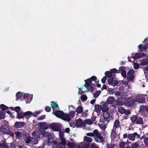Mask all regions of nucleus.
I'll return each instance as SVG.
<instances>
[{
  "label": "nucleus",
  "mask_w": 148,
  "mask_h": 148,
  "mask_svg": "<svg viewBox=\"0 0 148 148\" xmlns=\"http://www.w3.org/2000/svg\"><path fill=\"white\" fill-rule=\"evenodd\" d=\"M88 136L94 137V139L97 142H102L103 141V137L101 135L97 130H95L93 132L87 133L86 134Z\"/></svg>",
  "instance_id": "obj_1"
},
{
  "label": "nucleus",
  "mask_w": 148,
  "mask_h": 148,
  "mask_svg": "<svg viewBox=\"0 0 148 148\" xmlns=\"http://www.w3.org/2000/svg\"><path fill=\"white\" fill-rule=\"evenodd\" d=\"M132 123L136 124L143 125V122L142 117L139 116L138 115H135L133 116L130 118Z\"/></svg>",
  "instance_id": "obj_2"
},
{
  "label": "nucleus",
  "mask_w": 148,
  "mask_h": 148,
  "mask_svg": "<svg viewBox=\"0 0 148 148\" xmlns=\"http://www.w3.org/2000/svg\"><path fill=\"white\" fill-rule=\"evenodd\" d=\"M32 135L33 138H32V139H33V138L34 139V141L33 143L34 144H37L38 143V140L37 139L40 138V134L37 131L34 130L32 132Z\"/></svg>",
  "instance_id": "obj_3"
},
{
  "label": "nucleus",
  "mask_w": 148,
  "mask_h": 148,
  "mask_svg": "<svg viewBox=\"0 0 148 148\" xmlns=\"http://www.w3.org/2000/svg\"><path fill=\"white\" fill-rule=\"evenodd\" d=\"M49 126L51 129L54 131L60 132L61 130L60 124L59 123H52L50 124Z\"/></svg>",
  "instance_id": "obj_4"
},
{
  "label": "nucleus",
  "mask_w": 148,
  "mask_h": 148,
  "mask_svg": "<svg viewBox=\"0 0 148 148\" xmlns=\"http://www.w3.org/2000/svg\"><path fill=\"white\" fill-rule=\"evenodd\" d=\"M103 112V117L101 118L100 121V122L105 123L106 121H108V120L110 116V114L107 111Z\"/></svg>",
  "instance_id": "obj_5"
},
{
  "label": "nucleus",
  "mask_w": 148,
  "mask_h": 148,
  "mask_svg": "<svg viewBox=\"0 0 148 148\" xmlns=\"http://www.w3.org/2000/svg\"><path fill=\"white\" fill-rule=\"evenodd\" d=\"M75 126L76 127H81L82 126H86V124L85 123L83 122L82 119L79 118L75 122Z\"/></svg>",
  "instance_id": "obj_6"
},
{
  "label": "nucleus",
  "mask_w": 148,
  "mask_h": 148,
  "mask_svg": "<svg viewBox=\"0 0 148 148\" xmlns=\"http://www.w3.org/2000/svg\"><path fill=\"white\" fill-rule=\"evenodd\" d=\"M140 136L137 132H134L133 134H130L128 135V138L129 140L134 141L135 140V138H139Z\"/></svg>",
  "instance_id": "obj_7"
},
{
  "label": "nucleus",
  "mask_w": 148,
  "mask_h": 148,
  "mask_svg": "<svg viewBox=\"0 0 148 148\" xmlns=\"http://www.w3.org/2000/svg\"><path fill=\"white\" fill-rule=\"evenodd\" d=\"M9 127L5 125H2L0 127V130L3 134H6L9 131Z\"/></svg>",
  "instance_id": "obj_8"
},
{
  "label": "nucleus",
  "mask_w": 148,
  "mask_h": 148,
  "mask_svg": "<svg viewBox=\"0 0 148 148\" xmlns=\"http://www.w3.org/2000/svg\"><path fill=\"white\" fill-rule=\"evenodd\" d=\"M134 71L133 69L130 70L127 73V79L129 81H131L134 77Z\"/></svg>",
  "instance_id": "obj_9"
},
{
  "label": "nucleus",
  "mask_w": 148,
  "mask_h": 148,
  "mask_svg": "<svg viewBox=\"0 0 148 148\" xmlns=\"http://www.w3.org/2000/svg\"><path fill=\"white\" fill-rule=\"evenodd\" d=\"M135 101V99H128L125 100L124 101V103L127 106H132L134 104Z\"/></svg>",
  "instance_id": "obj_10"
},
{
  "label": "nucleus",
  "mask_w": 148,
  "mask_h": 148,
  "mask_svg": "<svg viewBox=\"0 0 148 148\" xmlns=\"http://www.w3.org/2000/svg\"><path fill=\"white\" fill-rule=\"evenodd\" d=\"M21 132H17L15 133L16 138H21L25 134V131L24 130L21 129Z\"/></svg>",
  "instance_id": "obj_11"
},
{
  "label": "nucleus",
  "mask_w": 148,
  "mask_h": 148,
  "mask_svg": "<svg viewBox=\"0 0 148 148\" xmlns=\"http://www.w3.org/2000/svg\"><path fill=\"white\" fill-rule=\"evenodd\" d=\"M146 56V54L145 53H135L134 56L132 58L134 60H136L143 57H145Z\"/></svg>",
  "instance_id": "obj_12"
},
{
  "label": "nucleus",
  "mask_w": 148,
  "mask_h": 148,
  "mask_svg": "<svg viewBox=\"0 0 148 148\" xmlns=\"http://www.w3.org/2000/svg\"><path fill=\"white\" fill-rule=\"evenodd\" d=\"M116 104H113L112 106L114 108H116V106H121L123 105L124 102L122 100H120L119 99H118L115 101Z\"/></svg>",
  "instance_id": "obj_13"
},
{
  "label": "nucleus",
  "mask_w": 148,
  "mask_h": 148,
  "mask_svg": "<svg viewBox=\"0 0 148 148\" xmlns=\"http://www.w3.org/2000/svg\"><path fill=\"white\" fill-rule=\"evenodd\" d=\"M64 112L62 111L58 110V111H56L55 112H53V113L56 117L61 119L64 113Z\"/></svg>",
  "instance_id": "obj_14"
},
{
  "label": "nucleus",
  "mask_w": 148,
  "mask_h": 148,
  "mask_svg": "<svg viewBox=\"0 0 148 148\" xmlns=\"http://www.w3.org/2000/svg\"><path fill=\"white\" fill-rule=\"evenodd\" d=\"M84 81L85 82V84L84 85V87L87 88L90 86V85L91 84L94 85L92 83V81L90 78L87 79L86 80H84Z\"/></svg>",
  "instance_id": "obj_15"
},
{
  "label": "nucleus",
  "mask_w": 148,
  "mask_h": 148,
  "mask_svg": "<svg viewBox=\"0 0 148 148\" xmlns=\"http://www.w3.org/2000/svg\"><path fill=\"white\" fill-rule=\"evenodd\" d=\"M126 67L123 66L120 67V70H121V75L124 78H126Z\"/></svg>",
  "instance_id": "obj_16"
},
{
  "label": "nucleus",
  "mask_w": 148,
  "mask_h": 148,
  "mask_svg": "<svg viewBox=\"0 0 148 148\" xmlns=\"http://www.w3.org/2000/svg\"><path fill=\"white\" fill-rule=\"evenodd\" d=\"M61 119L68 122L70 121L71 120V118L69 116V115L68 114H65L64 113Z\"/></svg>",
  "instance_id": "obj_17"
},
{
  "label": "nucleus",
  "mask_w": 148,
  "mask_h": 148,
  "mask_svg": "<svg viewBox=\"0 0 148 148\" xmlns=\"http://www.w3.org/2000/svg\"><path fill=\"white\" fill-rule=\"evenodd\" d=\"M25 123L23 122L16 121L14 125V127L16 128H20L24 126Z\"/></svg>",
  "instance_id": "obj_18"
},
{
  "label": "nucleus",
  "mask_w": 148,
  "mask_h": 148,
  "mask_svg": "<svg viewBox=\"0 0 148 148\" xmlns=\"http://www.w3.org/2000/svg\"><path fill=\"white\" fill-rule=\"evenodd\" d=\"M120 123L119 120H115L114 122L113 125V129L116 131V129L119 128L120 126Z\"/></svg>",
  "instance_id": "obj_19"
},
{
  "label": "nucleus",
  "mask_w": 148,
  "mask_h": 148,
  "mask_svg": "<svg viewBox=\"0 0 148 148\" xmlns=\"http://www.w3.org/2000/svg\"><path fill=\"white\" fill-rule=\"evenodd\" d=\"M84 142L90 144L92 140L91 138L85 136L84 137Z\"/></svg>",
  "instance_id": "obj_20"
},
{
  "label": "nucleus",
  "mask_w": 148,
  "mask_h": 148,
  "mask_svg": "<svg viewBox=\"0 0 148 148\" xmlns=\"http://www.w3.org/2000/svg\"><path fill=\"white\" fill-rule=\"evenodd\" d=\"M114 97H109L107 100V102L108 104H112L115 101Z\"/></svg>",
  "instance_id": "obj_21"
},
{
  "label": "nucleus",
  "mask_w": 148,
  "mask_h": 148,
  "mask_svg": "<svg viewBox=\"0 0 148 148\" xmlns=\"http://www.w3.org/2000/svg\"><path fill=\"white\" fill-rule=\"evenodd\" d=\"M109 110V108L106 103H104L101 106V110L103 112H107Z\"/></svg>",
  "instance_id": "obj_22"
},
{
  "label": "nucleus",
  "mask_w": 148,
  "mask_h": 148,
  "mask_svg": "<svg viewBox=\"0 0 148 148\" xmlns=\"http://www.w3.org/2000/svg\"><path fill=\"white\" fill-rule=\"evenodd\" d=\"M51 107L53 110H54L55 107L57 108H58V110H60V108H59L58 104L56 102H55L54 101H51Z\"/></svg>",
  "instance_id": "obj_23"
},
{
  "label": "nucleus",
  "mask_w": 148,
  "mask_h": 148,
  "mask_svg": "<svg viewBox=\"0 0 148 148\" xmlns=\"http://www.w3.org/2000/svg\"><path fill=\"white\" fill-rule=\"evenodd\" d=\"M148 64V59L145 58L141 61L140 64L141 66H143Z\"/></svg>",
  "instance_id": "obj_24"
},
{
  "label": "nucleus",
  "mask_w": 148,
  "mask_h": 148,
  "mask_svg": "<svg viewBox=\"0 0 148 148\" xmlns=\"http://www.w3.org/2000/svg\"><path fill=\"white\" fill-rule=\"evenodd\" d=\"M24 113L23 112H19L17 113L16 118L18 119H22L24 117Z\"/></svg>",
  "instance_id": "obj_25"
},
{
  "label": "nucleus",
  "mask_w": 148,
  "mask_h": 148,
  "mask_svg": "<svg viewBox=\"0 0 148 148\" xmlns=\"http://www.w3.org/2000/svg\"><path fill=\"white\" fill-rule=\"evenodd\" d=\"M23 93L21 92H18L16 95V100L17 101L19 100L20 99L22 98L23 96Z\"/></svg>",
  "instance_id": "obj_26"
},
{
  "label": "nucleus",
  "mask_w": 148,
  "mask_h": 148,
  "mask_svg": "<svg viewBox=\"0 0 148 148\" xmlns=\"http://www.w3.org/2000/svg\"><path fill=\"white\" fill-rule=\"evenodd\" d=\"M5 111L0 110V118L2 119H4L5 117Z\"/></svg>",
  "instance_id": "obj_27"
},
{
  "label": "nucleus",
  "mask_w": 148,
  "mask_h": 148,
  "mask_svg": "<svg viewBox=\"0 0 148 148\" xmlns=\"http://www.w3.org/2000/svg\"><path fill=\"white\" fill-rule=\"evenodd\" d=\"M95 110L97 112H100L101 110V106L99 105H96L95 106Z\"/></svg>",
  "instance_id": "obj_28"
},
{
  "label": "nucleus",
  "mask_w": 148,
  "mask_h": 148,
  "mask_svg": "<svg viewBox=\"0 0 148 148\" xmlns=\"http://www.w3.org/2000/svg\"><path fill=\"white\" fill-rule=\"evenodd\" d=\"M32 139L31 138V137H25V138H24V140L25 141L26 143L27 144L29 143H30V142L32 141H33Z\"/></svg>",
  "instance_id": "obj_29"
},
{
  "label": "nucleus",
  "mask_w": 148,
  "mask_h": 148,
  "mask_svg": "<svg viewBox=\"0 0 148 148\" xmlns=\"http://www.w3.org/2000/svg\"><path fill=\"white\" fill-rule=\"evenodd\" d=\"M83 111V108L81 106H79L76 109V112L79 114L81 113Z\"/></svg>",
  "instance_id": "obj_30"
},
{
  "label": "nucleus",
  "mask_w": 148,
  "mask_h": 148,
  "mask_svg": "<svg viewBox=\"0 0 148 148\" xmlns=\"http://www.w3.org/2000/svg\"><path fill=\"white\" fill-rule=\"evenodd\" d=\"M0 147L4 148H9V146L6 144L5 141H4L2 143H0Z\"/></svg>",
  "instance_id": "obj_31"
},
{
  "label": "nucleus",
  "mask_w": 148,
  "mask_h": 148,
  "mask_svg": "<svg viewBox=\"0 0 148 148\" xmlns=\"http://www.w3.org/2000/svg\"><path fill=\"white\" fill-rule=\"evenodd\" d=\"M8 108L7 106L3 104H1L0 105V108H1V111H5V110H8Z\"/></svg>",
  "instance_id": "obj_32"
},
{
  "label": "nucleus",
  "mask_w": 148,
  "mask_h": 148,
  "mask_svg": "<svg viewBox=\"0 0 148 148\" xmlns=\"http://www.w3.org/2000/svg\"><path fill=\"white\" fill-rule=\"evenodd\" d=\"M118 109L119 112L122 114H124L125 113V110L123 107H119L118 108Z\"/></svg>",
  "instance_id": "obj_33"
},
{
  "label": "nucleus",
  "mask_w": 148,
  "mask_h": 148,
  "mask_svg": "<svg viewBox=\"0 0 148 148\" xmlns=\"http://www.w3.org/2000/svg\"><path fill=\"white\" fill-rule=\"evenodd\" d=\"M84 123H85L86 125V124L91 125L93 123L92 121L90 119H86L85 120Z\"/></svg>",
  "instance_id": "obj_34"
},
{
  "label": "nucleus",
  "mask_w": 148,
  "mask_h": 148,
  "mask_svg": "<svg viewBox=\"0 0 148 148\" xmlns=\"http://www.w3.org/2000/svg\"><path fill=\"white\" fill-rule=\"evenodd\" d=\"M105 74L106 75V76L107 77H112V74L110 71H106L105 73Z\"/></svg>",
  "instance_id": "obj_35"
},
{
  "label": "nucleus",
  "mask_w": 148,
  "mask_h": 148,
  "mask_svg": "<svg viewBox=\"0 0 148 148\" xmlns=\"http://www.w3.org/2000/svg\"><path fill=\"white\" fill-rule=\"evenodd\" d=\"M81 99L82 101L84 102L87 100V97L86 95L83 94L81 97Z\"/></svg>",
  "instance_id": "obj_36"
},
{
  "label": "nucleus",
  "mask_w": 148,
  "mask_h": 148,
  "mask_svg": "<svg viewBox=\"0 0 148 148\" xmlns=\"http://www.w3.org/2000/svg\"><path fill=\"white\" fill-rule=\"evenodd\" d=\"M146 106L142 105L140 107V112H142V113L145 112L146 111Z\"/></svg>",
  "instance_id": "obj_37"
},
{
  "label": "nucleus",
  "mask_w": 148,
  "mask_h": 148,
  "mask_svg": "<svg viewBox=\"0 0 148 148\" xmlns=\"http://www.w3.org/2000/svg\"><path fill=\"white\" fill-rule=\"evenodd\" d=\"M135 100V101L139 103H143L145 101V99L144 98H139L136 99V100Z\"/></svg>",
  "instance_id": "obj_38"
},
{
  "label": "nucleus",
  "mask_w": 148,
  "mask_h": 148,
  "mask_svg": "<svg viewBox=\"0 0 148 148\" xmlns=\"http://www.w3.org/2000/svg\"><path fill=\"white\" fill-rule=\"evenodd\" d=\"M90 144L84 142L82 146V148H88L90 146Z\"/></svg>",
  "instance_id": "obj_39"
},
{
  "label": "nucleus",
  "mask_w": 148,
  "mask_h": 148,
  "mask_svg": "<svg viewBox=\"0 0 148 148\" xmlns=\"http://www.w3.org/2000/svg\"><path fill=\"white\" fill-rule=\"evenodd\" d=\"M101 91L100 90H98L96 91L94 94V97L95 98H96L98 97Z\"/></svg>",
  "instance_id": "obj_40"
},
{
  "label": "nucleus",
  "mask_w": 148,
  "mask_h": 148,
  "mask_svg": "<svg viewBox=\"0 0 148 148\" xmlns=\"http://www.w3.org/2000/svg\"><path fill=\"white\" fill-rule=\"evenodd\" d=\"M113 79L114 78L113 77H108V82L110 85L112 84V81H113Z\"/></svg>",
  "instance_id": "obj_41"
},
{
  "label": "nucleus",
  "mask_w": 148,
  "mask_h": 148,
  "mask_svg": "<svg viewBox=\"0 0 148 148\" xmlns=\"http://www.w3.org/2000/svg\"><path fill=\"white\" fill-rule=\"evenodd\" d=\"M126 144V142H125L123 141H121L119 143V147L121 148H124Z\"/></svg>",
  "instance_id": "obj_42"
},
{
  "label": "nucleus",
  "mask_w": 148,
  "mask_h": 148,
  "mask_svg": "<svg viewBox=\"0 0 148 148\" xmlns=\"http://www.w3.org/2000/svg\"><path fill=\"white\" fill-rule=\"evenodd\" d=\"M75 111H71L69 113V115L71 118H73L75 116Z\"/></svg>",
  "instance_id": "obj_43"
},
{
  "label": "nucleus",
  "mask_w": 148,
  "mask_h": 148,
  "mask_svg": "<svg viewBox=\"0 0 148 148\" xmlns=\"http://www.w3.org/2000/svg\"><path fill=\"white\" fill-rule=\"evenodd\" d=\"M118 83V82L117 80L113 79V81L112 82V84H111V85L113 86H115L117 85Z\"/></svg>",
  "instance_id": "obj_44"
},
{
  "label": "nucleus",
  "mask_w": 148,
  "mask_h": 148,
  "mask_svg": "<svg viewBox=\"0 0 148 148\" xmlns=\"http://www.w3.org/2000/svg\"><path fill=\"white\" fill-rule=\"evenodd\" d=\"M140 65V64H139L136 62H134V68L135 69H137L139 68Z\"/></svg>",
  "instance_id": "obj_45"
},
{
  "label": "nucleus",
  "mask_w": 148,
  "mask_h": 148,
  "mask_svg": "<svg viewBox=\"0 0 148 148\" xmlns=\"http://www.w3.org/2000/svg\"><path fill=\"white\" fill-rule=\"evenodd\" d=\"M24 113V116H29V115L32 114V112H31L30 111H27L24 113Z\"/></svg>",
  "instance_id": "obj_46"
},
{
  "label": "nucleus",
  "mask_w": 148,
  "mask_h": 148,
  "mask_svg": "<svg viewBox=\"0 0 148 148\" xmlns=\"http://www.w3.org/2000/svg\"><path fill=\"white\" fill-rule=\"evenodd\" d=\"M138 48L140 52H142L144 51L143 47V45L142 44H140L138 45Z\"/></svg>",
  "instance_id": "obj_47"
},
{
  "label": "nucleus",
  "mask_w": 148,
  "mask_h": 148,
  "mask_svg": "<svg viewBox=\"0 0 148 148\" xmlns=\"http://www.w3.org/2000/svg\"><path fill=\"white\" fill-rule=\"evenodd\" d=\"M41 112L39 110L38 111H37L35 112H34L33 113H32V116H34L36 117L37 116V115L40 114Z\"/></svg>",
  "instance_id": "obj_48"
},
{
  "label": "nucleus",
  "mask_w": 148,
  "mask_h": 148,
  "mask_svg": "<svg viewBox=\"0 0 148 148\" xmlns=\"http://www.w3.org/2000/svg\"><path fill=\"white\" fill-rule=\"evenodd\" d=\"M68 145L70 148H74L75 147L74 144L73 143L69 142L68 143Z\"/></svg>",
  "instance_id": "obj_49"
},
{
  "label": "nucleus",
  "mask_w": 148,
  "mask_h": 148,
  "mask_svg": "<svg viewBox=\"0 0 148 148\" xmlns=\"http://www.w3.org/2000/svg\"><path fill=\"white\" fill-rule=\"evenodd\" d=\"M131 146L132 148H137L138 146V143H135L131 145Z\"/></svg>",
  "instance_id": "obj_50"
},
{
  "label": "nucleus",
  "mask_w": 148,
  "mask_h": 148,
  "mask_svg": "<svg viewBox=\"0 0 148 148\" xmlns=\"http://www.w3.org/2000/svg\"><path fill=\"white\" fill-rule=\"evenodd\" d=\"M90 79L91 80L92 82V81L96 82V80L97 79V77L95 76H92L90 78Z\"/></svg>",
  "instance_id": "obj_51"
},
{
  "label": "nucleus",
  "mask_w": 148,
  "mask_h": 148,
  "mask_svg": "<svg viewBox=\"0 0 148 148\" xmlns=\"http://www.w3.org/2000/svg\"><path fill=\"white\" fill-rule=\"evenodd\" d=\"M90 148H99L94 143H92L90 146Z\"/></svg>",
  "instance_id": "obj_52"
},
{
  "label": "nucleus",
  "mask_w": 148,
  "mask_h": 148,
  "mask_svg": "<svg viewBox=\"0 0 148 148\" xmlns=\"http://www.w3.org/2000/svg\"><path fill=\"white\" fill-rule=\"evenodd\" d=\"M21 110V108L19 106H16L14 108V110L17 112V113L19 112Z\"/></svg>",
  "instance_id": "obj_53"
},
{
  "label": "nucleus",
  "mask_w": 148,
  "mask_h": 148,
  "mask_svg": "<svg viewBox=\"0 0 148 148\" xmlns=\"http://www.w3.org/2000/svg\"><path fill=\"white\" fill-rule=\"evenodd\" d=\"M88 89L89 91H90L91 92H92L94 90V88L93 86L90 85V86L88 87Z\"/></svg>",
  "instance_id": "obj_54"
},
{
  "label": "nucleus",
  "mask_w": 148,
  "mask_h": 148,
  "mask_svg": "<svg viewBox=\"0 0 148 148\" xmlns=\"http://www.w3.org/2000/svg\"><path fill=\"white\" fill-rule=\"evenodd\" d=\"M61 144L63 145H64L66 143V142L65 141V138H62L61 139Z\"/></svg>",
  "instance_id": "obj_55"
},
{
  "label": "nucleus",
  "mask_w": 148,
  "mask_h": 148,
  "mask_svg": "<svg viewBox=\"0 0 148 148\" xmlns=\"http://www.w3.org/2000/svg\"><path fill=\"white\" fill-rule=\"evenodd\" d=\"M144 142L146 145L148 146V137H147L144 138Z\"/></svg>",
  "instance_id": "obj_56"
},
{
  "label": "nucleus",
  "mask_w": 148,
  "mask_h": 148,
  "mask_svg": "<svg viewBox=\"0 0 148 148\" xmlns=\"http://www.w3.org/2000/svg\"><path fill=\"white\" fill-rule=\"evenodd\" d=\"M107 78V77L105 76L103 77L101 81L104 84L105 83Z\"/></svg>",
  "instance_id": "obj_57"
},
{
  "label": "nucleus",
  "mask_w": 148,
  "mask_h": 148,
  "mask_svg": "<svg viewBox=\"0 0 148 148\" xmlns=\"http://www.w3.org/2000/svg\"><path fill=\"white\" fill-rule=\"evenodd\" d=\"M6 134L10 135L12 137H13L14 136V134L12 132H11L10 130H9V131L8 132V133H6Z\"/></svg>",
  "instance_id": "obj_58"
},
{
  "label": "nucleus",
  "mask_w": 148,
  "mask_h": 148,
  "mask_svg": "<svg viewBox=\"0 0 148 148\" xmlns=\"http://www.w3.org/2000/svg\"><path fill=\"white\" fill-rule=\"evenodd\" d=\"M45 110L47 112H50L51 110V107L49 106H46L45 108Z\"/></svg>",
  "instance_id": "obj_59"
},
{
  "label": "nucleus",
  "mask_w": 148,
  "mask_h": 148,
  "mask_svg": "<svg viewBox=\"0 0 148 148\" xmlns=\"http://www.w3.org/2000/svg\"><path fill=\"white\" fill-rule=\"evenodd\" d=\"M110 71L111 72L112 74H113V73H116V72H117V70L116 68H114L111 69Z\"/></svg>",
  "instance_id": "obj_60"
},
{
  "label": "nucleus",
  "mask_w": 148,
  "mask_h": 148,
  "mask_svg": "<svg viewBox=\"0 0 148 148\" xmlns=\"http://www.w3.org/2000/svg\"><path fill=\"white\" fill-rule=\"evenodd\" d=\"M45 116L42 115L38 118V119L39 120H42L45 119Z\"/></svg>",
  "instance_id": "obj_61"
},
{
  "label": "nucleus",
  "mask_w": 148,
  "mask_h": 148,
  "mask_svg": "<svg viewBox=\"0 0 148 148\" xmlns=\"http://www.w3.org/2000/svg\"><path fill=\"white\" fill-rule=\"evenodd\" d=\"M42 127L43 128L47 130L49 128V127L48 125H46V124H43L42 125Z\"/></svg>",
  "instance_id": "obj_62"
},
{
  "label": "nucleus",
  "mask_w": 148,
  "mask_h": 148,
  "mask_svg": "<svg viewBox=\"0 0 148 148\" xmlns=\"http://www.w3.org/2000/svg\"><path fill=\"white\" fill-rule=\"evenodd\" d=\"M18 148H27L24 145H20V144L18 145Z\"/></svg>",
  "instance_id": "obj_63"
},
{
  "label": "nucleus",
  "mask_w": 148,
  "mask_h": 148,
  "mask_svg": "<svg viewBox=\"0 0 148 148\" xmlns=\"http://www.w3.org/2000/svg\"><path fill=\"white\" fill-rule=\"evenodd\" d=\"M23 97L24 99H26L28 97V95L27 94H25L23 93Z\"/></svg>",
  "instance_id": "obj_64"
}]
</instances>
